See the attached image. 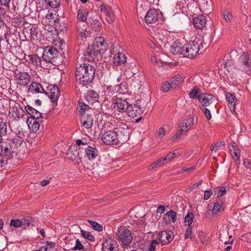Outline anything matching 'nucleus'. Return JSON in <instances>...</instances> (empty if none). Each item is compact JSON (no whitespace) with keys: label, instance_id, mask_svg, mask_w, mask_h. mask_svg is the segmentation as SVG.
<instances>
[{"label":"nucleus","instance_id":"obj_58","mask_svg":"<svg viewBox=\"0 0 251 251\" xmlns=\"http://www.w3.org/2000/svg\"><path fill=\"white\" fill-rule=\"evenodd\" d=\"M74 246H73V251L82 250L84 249L83 244L80 242L78 239L75 238V241L74 243Z\"/></svg>","mask_w":251,"mask_h":251},{"label":"nucleus","instance_id":"obj_51","mask_svg":"<svg viewBox=\"0 0 251 251\" xmlns=\"http://www.w3.org/2000/svg\"><path fill=\"white\" fill-rule=\"evenodd\" d=\"M88 222L94 230L98 231H101L102 230V226L99 223L92 220H88Z\"/></svg>","mask_w":251,"mask_h":251},{"label":"nucleus","instance_id":"obj_52","mask_svg":"<svg viewBox=\"0 0 251 251\" xmlns=\"http://www.w3.org/2000/svg\"><path fill=\"white\" fill-rule=\"evenodd\" d=\"M46 3L52 8H56L60 6V0H44Z\"/></svg>","mask_w":251,"mask_h":251},{"label":"nucleus","instance_id":"obj_39","mask_svg":"<svg viewBox=\"0 0 251 251\" xmlns=\"http://www.w3.org/2000/svg\"><path fill=\"white\" fill-rule=\"evenodd\" d=\"M194 119L192 117L185 119L181 123L180 129L183 132L187 131L193 125Z\"/></svg>","mask_w":251,"mask_h":251},{"label":"nucleus","instance_id":"obj_36","mask_svg":"<svg viewBox=\"0 0 251 251\" xmlns=\"http://www.w3.org/2000/svg\"><path fill=\"white\" fill-rule=\"evenodd\" d=\"M93 118L91 115H87L81 117L82 126L86 129L90 128L93 125Z\"/></svg>","mask_w":251,"mask_h":251},{"label":"nucleus","instance_id":"obj_49","mask_svg":"<svg viewBox=\"0 0 251 251\" xmlns=\"http://www.w3.org/2000/svg\"><path fill=\"white\" fill-rule=\"evenodd\" d=\"M89 109V106L84 102H79L77 107V110L81 115H84L86 110Z\"/></svg>","mask_w":251,"mask_h":251},{"label":"nucleus","instance_id":"obj_21","mask_svg":"<svg viewBox=\"0 0 251 251\" xmlns=\"http://www.w3.org/2000/svg\"><path fill=\"white\" fill-rule=\"evenodd\" d=\"M226 99L228 103L227 105L231 112L234 115L236 114L235 105L237 102V99L235 96L230 92H227L226 94Z\"/></svg>","mask_w":251,"mask_h":251},{"label":"nucleus","instance_id":"obj_50","mask_svg":"<svg viewBox=\"0 0 251 251\" xmlns=\"http://www.w3.org/2000/svg\"><path fill=\"white\" fill-rule=\"evenodd\" d=\"M227 190L228 188L226 187H218L215 189V195H216L217 197H222L226 194Z\"/></svg>","mask_w":251,"mask_h":251},{"label":"nucleus","instance_id":"obj_54","mask_svg":"<svg viewBox=\"0 0 251 251\" xmlns=\"http://www.w3.org/2000/svg\"><path fill=\"white\" fill-rule=\"evenodd\" d=\"M75 241V238L71 237L67 238L66 241V247L67 248L66 250H72L73 251V246L74 243Z\"/></svg>","mask_w":251,"mask_h":251},{"label":"nucleus","instance_id":"obj_19","mask_svg":"<svg viewBox=\"0 0 251 251\" xmlns=\"http://www.w3.org/2000/svg\"><path fill=\"white\" fill-rule=\"evenodd\" d=\"M173 232L171 231H161L158 235V239L163 245H167L173 240Z\"/></svg>","mask_w":251,"mask_h":251},{"label":"nucleus","instance_id":"obj_7","mask_svg":"<svg viewBox=\"0 0 251 251\" xmlns=\"http://www.w3.org/2000/svg\"><path fill=\"white\" fill-rule=\"evenodd\" d=\"M186 40L184 39H177L170 46V52L174 55L185 56V47Z\"/></svg>","mask_w":251,"mask_h":251},{"label":"nucleus","instance_id":"obj_53","mask_svg":"<svg viewBox=\"0 0 251 251\" xmlns=\"http://www.w3.org/2000/svg\"><path fill=\"white\" fill-rule=\"evenodd\" d=\"M164 161H163L162 158H160L149 166L148 169L149 170H151L156 167L161 166L164 164Z\"/></svg>","mask_w":251,"mask_h":251},{"label":"nucleus","instance_id":"obj_20","mask_svg":"<svg viewBox=\"0 0 251 251\" xmlns=\"http://www.w3.org/2000/svg\"><path fill=\"white\" fill-rule=\"evenodd\" d=\"M10 109L9 114H11L12 117L14 120H19L23 118L24 115V110L18 103H15Z\"/></svg>","mask_w":251,"mask_h":251},{"label":"nucleus","instance_id":"obj_44","mask_svg":"<svg viewBox=\"0 0 251 251\" xmlns=\"http://www.w3.org/2000/svg\"><path fill=\"white\" fill-rule=\"evenodd\" d=\"M37 119H34L33 118H27L26 122L28 125V126L30 125L31 126L32 130L33 132H36L38 131L40 127V124Z\"/></svg>","mask_w":251,"mask_h":251},{"label":"nucleus","instance_id":"obj_15","mask_svg":"<svg viewBox=\"0 0 251 251\" xmlns=\"http://www.w3.org/2000/svg\"><path fill=\"white\" fill-rule=\"evenodd\" d=\"M189 96L192 99H198L201 103V109L204 110V94L201 92L200 89L196 86L193 87L189 92Z\"/></svg>","mask_w":251,"mask_h":251},{"label":"nucleus","instance_id":"obj_13","mask_svg":"<svg viewBox=\"0 0 251 251\" xmlns=\"http://www.w3.org/2000/svg\"><path fill=\"white\" fill-rule=\"evenodd\" d=\"M80 148L75 147H70L66 154L68 159L72 161L75 164L79 165L81 163V158L79 156Z\"/></svg>","mask_w":251,"mask_h":251},{"label":"nucleus","instance_id":"obj_61","mask_svg":"<svg viewBox=\"0 0 251 251\" xmlns=\"http://www.w3.org/2000/svg\"><path fill=\"white\" fill-rule=\"evenodd\" d=\"M16 74L17 78H30L29 75L24 71H18Z\"/></svg>","mask_w":251,"mask_h":251},{"label":"nucleus","instance_id":"obj_17","mask_svg":"<svg viewBox=\"0 0 251 251\" xmlns=\"http://www.w3.org/2000/svg\"><path fill=\"white\" fill-rule=\"evenodd\" d=\"M24 59L29 65L36 67V68L38 67L43 68L41 62V59L37 54H25Z\"/></svg>","mask_w":251,"mask_h":251},{"label":"nucleus","instance_id":"obj_25","mask_svg":"<svg viewBox=\"0 0 251 251\" xmlns=\"http://www.w3.org/2000/svg\"><path fill=\"white\" fill-rule=\"evenodd\" d=\"M232 235L229 234L227 229H223L220 230V240L225 245H232L233 240L231 239Z\"/></svg>","mask_w":251,"mask_h":251},{"label":"nucleus","instance_id":"obj_46","mask_svg":"<svg viewBox=\"0 0 251 251\" xmlns=\"http://www.w3.org/2000/svg\"><path fill=\"white\" fill-rule=\"evenodd\" d=\"M225 142L221 141L220 142L216 143L211 145L210 147L211 151L215 152H217L220 150H222L225 146Z\"/></svg>","mask_w":251,"mask_h":251},{"label":"nucleus","instance_id":"obj_47","mask_svg":"<svg viewBox=\"0 0 251 251\" xmlns=\"http://www.w3.org/2000/svg\"><path fill=\"white\" fill-rule=\"evenodd\" d=\"M194 219V214L191 212L187 214L184 218L185 225L187 226H191Z\"/></svg>","mask_w":251,"mask_h":251},{"label":"nucleus","instance_id":"obj_1","mask_svg":"<svg viewBox=\"0 0 251 251\" xmlns=\"http://www.w3.org/2000/svg\"><path fill=\"white\" fill-rule=\"evenodd\" d=\"M130 132L126 124L118 121L113 130L106 131L101 135V139L106 145L123 144L129 140Z\"/></svg>","mask_w":251,"mask_h":251},{"label":"nucleus","instance_id":"obj_2","mask_svg":"<svg viewBox=\"0 0 251 251\" xmlns=\"http://www.w3.org/2000/svg\"><path fill=\"white\" fill-rule=\"evenodd\" d=\"M217 67L219 70V74L221 75V76L223 78L231 77L232 76L230 75V74L234 73V71L232 70L234 67V63L231 59V56L228 55L225 56V57L221 60L219 61L217 64Z\"/></svg>","mask_w":251,"mask_h":251},{"label":"nucleus","instance_id":"obj_12","mask_svg":"<svg viewBox=\"0 0 251 251\" xmlns=\"http://www.w3.org/2000/svg\"><path fill=\"white\" fill-rule=\"evenodd\" d=\"M58 52L54 47H47L43 55V60L47 62L53 63L55 62L58 56Z\"/></svg>","mask_w":251,"mask_h":251},{"label":"nucleus","instance_id":"obj_4","mask_svg":"<svg viewBox=\"0 0 251 251\" xmlns=\"http://www.w3.org/2000/svg\"><path fill=\"white\" fill-rule=\"evenodd\" d=\"M116 238L126 247L129 246L133 239L130 230L125 226L119 227L115 232Z\"/></svg>","mask_w":251,"mask_h":251},{"label":"nucleus","instance_id":"obj_18","mask_svg":"<svg viewBox=\"0 0 251 251\" xmlns=\"http://www.w3.org/2000/svg\"><path fill=\"white\" fill-rule=\"evenodd\" d=\"M160 12L155 9H150L145 16V21L147 24H153L157 21Z\"/></svg>","mask_w":251,"mask_h":251},{"label":"nucleus","instance_id":"obj_30","mask_svg":"<svg viewBox=\"0 0 251 251\" xmlns=\"http://www.w3.org/2000/svg\"><path fill=\"white\" fill-rule=\"evenodd\" d=\"M84 98L88 102L93 103L98 100L99 96L95 91L89 90L85 94Z\"/></svg>","mask_w":251,"mask_h":251},{"label":"nucleus","instance_id":"obj_35","mask_svg":"<svg viewBox=\"0 0 251 251\" xmlns=\"http://www.w3.org/2000/svg\"><path fill=\"white\" fill-rule=\"evenodd\" d=\"M29 91L32 93H45L46 91L39 83L32 82L29 87Z\"/></svg>","mask_w":251,"mask_h":251},{"label":"nucleus","instance_id":"obj_34","mask_svg":"<svg viewBox=\"0 0 251 251\" xmlns=\"http://www.w3.org/2000/svg\"><path fill=\"white\" fill-rule=\"evenodd\" d=\"M58 17V15L56 12H50L45 16V19L48 21L46 23L49 25L53 26L59 18Z\"/></svg>","mask_w":251,"mask_h":251},{"label":"nucleus","instance_id":"obj_41","mask_svg":"<svg viewBox=\"0 0 251 251\" xmlns=\"http://www.w3.org/2000/svg\"><path fill=\"white\" fill-rule=\"evenodd\" d=\"M126 57L125 54L122 52H118L114 57V63L117 65L124 64L126 62Z\"/></svg>","mask_w":251,"mask_h":251},{"label":"nucleus","instance_id":"obj_32","mask_svg":"<svg viewBox=\"0 0 251 251\" xmlns=\"http://www.w3.org/2000/svg\"><path fill=\"white\" fill-rule=\"evenodd\" d=\"M25 109L28 114L31 116L29 118L39 119V118H42V114L31 106L27 105L25 106Z\"/></svg>","mask_w":251,"mask_h":251},{"label":"nucleus","instance_id":"obj_59","mask_svg":"<svg viewBox=\"0 0 251 251\" xmlns=\"http://www.w3.org/2000/svg\"><path fill=\"white\" fill-rule=\"evenodd\" d=\"M214 100L213 97L210 94L205 93V106H208Z\"/></svg>","mask_w":251,"mask_h":251},{"label":"nucleus","instance_id":"obj_8","mask_svg":"<svg viewBox=\"0 0 251 251\" xmlns=\"http://www.w3.org/2000/svg\"><path fill=\"white\" fill-rule=\"evenodd\" d=\"M200 50L199 44L195 41H190L185 43V57L193 58L197 56Z\"/></svg>","mask_w":251,"mask_h":251},{"label":"nucleus","instance_id":"obj_33","mask_svg":"<svg viewBox=\"0 0 251 251\" xmlns=\"http://www.w3.org/2000/svg\"><path fill=\"white\" fill-rule=\"evenodd\" d=\"M6 140L14 150L21 146L23 142V139L17 134L11 138L7 139Z\"/></svg>","mask_w":251,"mask_h":251},{"label":"nucleus","instance_id":"obj_27","mask_svg":"<svg viewBox=\"0 0 251 251\" xmlns=\"http://www.w3.org/2000/svg\"><path fill=\"white\" fill-rule=\"evenodd\" d=\"M181 79H171L170 81H166L162 84V89L163 92H168L171 88L176 87L180 83Z\"/></svg>","mask_w":251,"mask_h":251},{"label":"nucleus","instance_id":"obj_62","mask_svg":"<svg viewBox=\"0 0 251 251\" xmlns=\"http://www.w3.org/2000/svg\"><path fill=\"white\" fill-rule=\"evenodd\" d=\"M100 11L104 13L106 15H107L109 12L111 11L112 9L110 6H106L105 5H101L100 7Z\"/></svg>","mask_w":251,"mask_h":251},{"label":"nucleus","instance_id":"obj_40","mask_svg":"<svg viewBox=\"0 0 251 251\" xmlns=\"http://www.w3.org/2000/svg\"><path fill=\"white\" fill-rule=\"evenodd\" d=\"M88 23L91 26L92 28L96 31L100 30L102 24L100 21L94 17H91L88 19Z\"/></svg>","mask_w":251,"mask_h":251},{"label":"nucleus","instance_id":"obj_42","mask_svg":"<svg viewBox=\"0 0 251 251\" xmlns=\"http://www.w3.org/2000/svg\"><path fill=\"white\" fill-rule=\"evenodd\" d=\"M182 151L179 150H175L174 151L170 152L162 158L163 161H170L174 158L177 157L181 155Z\"/></svg>","mask_w":251,"mask_h":251},{"label":"nucleus","instance_id":"obj_3","mask_svg":"<svg viewBox=\"0 0 251 251\" xmlns=\"http://www.w3.org/2000/svg\"><path fill=\"white\" fill-rule=\"evenodd\" d=\"M98 71L96 72L95 68L91 65L88 64L79 65L76 69V78H94L95 77L99 78Z\"/></svg>","mask_w":251,"mask_h":251},{"label":"nucleus","instance_id":"obj_38","mask_svg":"<svg viewBox=\"0 0 251 251\" xmlns=\"http://www.w3.org/2000/svg\"><path fill=\"white\" fill-rule=\"evenodd\" d=\"M2 97L1 94H0V98ZM10 106V100L7 98L0 99V112L5 113L8 109Z\"/></svg>","mask_w":251,"mask_h":251},{"label":"nucleus","instance_id":"obj_60","mask_svg":"<svg viewBox=\"0 0 251 251\" xmlns=\"http://www.w3.org/2000/svg\"><path fill=\"white\" fill-rule=\"evenodd\" d=\"M10 224L11 226L16 228H18L22 226L21 220L18 219H11L10 220Z\"/></svg>","mask_w":251,"mask_h":251},{"label":"nucleus","instance_id":"obj_16","mask_svg":"<svg viewBox=\"0 0 251 251\" xmlns=\"http://www.w3.org/2000/svg\"><path fill=\"white\" fill-rule=\"evenodd\" d=\"M119 245L116 241L112 238L106 239L102 243L103 251H118Z\"/></svg>","mask_w":251,"mask_h":251},{"label":"nucleus","instance_id":"obj_31","mask_svg":"<svg viewBox=\"0 0 251 251\" xmlns=\"http://www.w3.org/2000/svg\"><path fill=\"white\" fill-rule=\"evenodd\" d=\"M128 84L126 82L123 81L115 87V90L119 93L120 96L126 95V97L129 96L127 93Z\"/></svg>","mask_w":251,"mask_h":251},{"label":"nucleus","instance_id":"obj_9","mask_svg":"<svg viewBox=\"0 0 251 251\" xmlns=\"http://www.w3.org/2000/svg\"><path fill=\"white\" fill-rule=\"evenodd\" d=\"M50 98L53 106L57 104V100L60 96V92L58 87L55 85L50 84L47 86V91L45 93Z\"/></svg>","mask_w":251,"mask_h":251},{"label":"nucleus","instance_id":"obj_22","mask_svg":"<svg viewBox=\"0 0 251 251\" xmlns=\"http://www.w3.org/2000/svg\"><path fill=\"white\" fill-rule=\"evenodd\" d=\"M100 53L91 46H89L83 52L84 58L88 62H93Z\"/></svg>","mask_w":251,"mask_h":251},{"label":"nucleus","instance_id":"obj_63","mask_svg":"<svg viewBox=\"0 0 251 251\" xmlns=\"http://www.w3.org/2000/svg\"><path fill=\"white\" fill-rule=\"evenodd\" d=\"M9 159H10L9 157L1 154L0 155V167H2L7 164V161Z\"/></svg>","mask_w":251,"mask_h":251},{"label":"nucleus","instance_id":"obj_43","mask_svg":"<svg viewBox=\"0 0 251 251\" xmlns=\"http://www.w3.org/2000/svg\"><path fill=\"white\" fill-rule=\"evenodd\" d=\"M7 125L3 121H0V143L3 140V138L7 135Z\"/></svg>","mask_w":251,"mask_h":251},{"label":"nucleus","instance_id":"obj_26","mask_svg":"<svg viewBox=\"0 0 251 251\" xmlns=\"http://www.w3.org/2000/svg\"><path fill=\"white\" fill-rule=\"evenodd\" d=\"M86 25L84 24L82 25H81L80 22H77L76 24V28L78 32V38L81 40L86 39L89 36V31L87 30Z\"/></svg>","mask_w":251,"mask_h":251},{"label":"nucleus","instance_id":"obj_64","mask_svg":"<svg viewBox=\"0 0 251 251\" xmlns=\"http://www.w3.org/2000/svg\"><path fill=\"white\" fill-rule=\"evenodd\" d=\"M166 130L163 127H161L157 130L156 134L158 138L162 139L165 136Z\"/></svg>","mask_w":251,"mask_h":251},{"label":"nucleus","instance_id":"obj_37","mask_svg":"<svg viewBox=\"0 0 251 251\" xmlns=\"http://www.w3.org/2000/svg\"><path fill=\"white\" fill-rule=\"evenodd\" d=\"M193 24L196 28L202 29L204 27V16L201 15L193 18Z\"/></svg>","mask_w":251,"mask_h":251},{"label":"nucleus","instance_id":"obj_6","mask_svg":"<svg viewBox=\"0 0 251 251\" xmlns=\"http://www.w3.org/2000/svg\"><path fill=\"white\" fill-rule=\"evenodd\" d=\"M234 67L242 71L251 69V58L248 52H243L234 62Z\"/></svg>","mask_w":251,"mask_h":251},{"label":"nucleus","instance_id":"obj_45","mask_svg":"<svg viewBox=\"0 0 251 251\" xmlns=\"http://www.w3.org/2000/svg\"><path fill=\"white\" fill-rule=\"evenodd\" d=\"M81 236L84 238L88 240L90 242H94L95 238L94 236L89 231L81 229L80 230Z\"/></svg>","mask_w":251,"mask_h":251},{"label":"nucleus","instance_id":"obj_55","mask_svg":"<svg viewBox=\"0 0 251 251\" xmlns=\"http://www.w3.org/2000/svg\"><path fill=\"white\" fill-rule=\"evenodd\" d=\"M55 244L53 242H47L45 245L41 247L40 251H53Z\"/></svg>","mask_w":251,"mask_h":251},{"label":"nucleus","instance_id":"obj_5","mask_svg":"<svg viewBox=\"0 0 251 251\" xmlns=\"http://www.w3.org/2000/svg\"><path fill=\"white\" fill-rule=\"evenodd\" d=\"M129 99L126 95H117L113 103V108L120 113L126 112Z\"/></svg>","mask_w":251,"mask_h":251},{"label":"nucleus","instance_id":"obj_14","mask_svg":"<svg viewBox=\"0 0 251 251\" xmlns=\"http://www.w3.org/2000/svg\"><path fill=\"white\" fill-rule=\"evenodd\" d=\"M107 44L103 37L99 36L95 39L93 46L96 50V52L100 53V55L103 54L107 50Z\"/></svg>","mask_w":251,"mask_h":251},{"label":"nucleus","instance_id":"obj_24","mask_svg":"<svg viewBox=\"0 0 251 251\" xmlns=\"http://www.w3.org/2000/svg\"><path fill=\"white\" fill-rule=\"evenodd\" d=\"M0 143L1 154H3L10 158L13 152L14 151V148L7 140L5 142H2V141Z\"/></svg>","mask_w":251,"mask_h":251},{"label":"nucleus","instance_id":"obj_29","mask_svg":"<svg viewBox=\"0 0 251 251\" xmlns=\"http://www.w3.org/2000/svg\"><path fill=\"white\" fill-rule=\"evenodd\" d=\"M54 27L55 30L58 33L59 32L64 33L67 30V24L63 18H59L58 19L54 25Z\"/></svg>","mask_w":251,"mask_h":251},{"label":"nucleus","instance_id":"obj_23","mask_svg":"<svg viewBox=\"0 0 251 251\" xmlns=\"http://www.w3.org/2000/svg\"><path fill=\"white\" fill-rule=\"evenodd\" d=\"M176 213L173 210L167 211L162 218L163 223L166 225H168L171 223H175L176 221Z\"/></svg>","mask_w":251,"mask_h":251},{"label":"nucleus","instance_id":"obj_11","mask_svg":"<svg viewBox=\"0 0 251 251\" xmlns=\"http://www.w3.org/2000/svg\"><path fill=\"white\" fill-rule=\"evenodd\" d=\"M143 111V107H141V101L137 100L133 105L129 104L126 113L129 117L134 118L141 115Z\"/></svg>","mask_w":251,"mask_h":251},{"label":"nucleus","instance_id":"obj_48","mask_svg":"<svg viewBox=\"0 0 251 251\" xmlns=\"http://www.w3.org/2000/svg\"><path fill=\"white\" fill-rule=\"evenodd\" d=\"M30 38L31 40H36L38 39V31L37 28L35 26H32L30 29Z\"/></svg>","mask_w":251,"mask_h":251},{"label":"nucleus","instance_id":"obj_10","mask_svg":"<svg viewBox=\"0 0 251 251\" xmlns=\"http://www.w3.org/2000/svg\"><path fill=\"white\" fill-rule=\"evenodd\" d=\"M223 204L222 201H218L214 204L211 203L208 205L205 216L207 220H211L219 212L223 210Z\"/></svg>","mask_w":251,"mask_h":251},{"label":"nucleus","instance_id":"obj_28","mask_svg":"<svg viewBox=\"0 0 251 251\" xmlns=\"http://www.w3.org/2000/svg\"><path fill=\"white\" fill-rule=\"evenodd\" d=\"M84 149L85 155L89 160H93L98 156L99 151L96 148L87 146V147L84 148Z\"/></svg>","mask_w":251,"mask_h":251},{"label":"nucleus","instance_id":"obj_57","mask_svg":"<svg viewBox=\"0 0 251 251\" xmlns=\"http://www.w3.org/2000/svg\"><path fill=\"white\" fill-rule=\"evenodd\" d=\"M105 19L109 24L113 23L115 19V17L112 10L109 12L108 14L105 16Z\"/></svg>","mask_w":251,"mask_h":251},{"label":"nucleus","instance_id":"obj_56","mask_svg":"<svg viewBox=\"0 0 251 251\" xmlns=\"http://www.w3.org/2000/svg\"><path fill=\"white\" fill-rule=\"evenodd\" d=\"M77 19L80 21V22L81 24H83V22H85L86 21L87 18L85 15V12L83 11L81 9H79L77 11Z\"/></svg>","mask_w":251,"mask_h":251}]
</instances>
